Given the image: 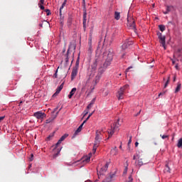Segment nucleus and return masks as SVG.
<instances>
[{
	"instance_id": "nucleus-43",
	"label": "nucleus",
	"mask_w": 182,
	"mask_h": 182,
	"mask_svg": "<svg viewBox=\"0 0 182 182\" xmlns=\"http://www.w3.org/2000/svg\"><path fill=\"white\" fill-rule=\"evenodd\" d=\"M93 113H95V112H92V113H90V114H89V115H88V116H89V117H92V114H93Z\"/></svg>"
},
{
	"instance_id": "nucleus-11",
	"label": "nucleus",
	"mask_w": 182,
	"mask_h": 182,
	"mask_svg": "<svg viewBox=\"0 0 182 182\" xmlns=\"http://www.w3.org/2000/svg\"><path fill=\"white\" fill-rule=\"evenodd\" d=\"M82 129H83V124H80V127L77 129V130L75 132L73 136V139H75V137H76V136H77L79 133L82 132Z\"/></svg>"
},
{
	"instance_id": "nucleus-10",
	"label": "nucleus",
	"mask_w": 182,
	"mask_h": 182,
	"mask_svg": "<svg viewBox=\"0 0 182 182\" xmlns=\"http://www.w3.org/2000/svg\"><path fill=\"white\" fill-rule=\"evenodd\" d=\"M159 42L162 45L164 50H166V36H162V37H160Z\"/></svg>"
},
{
	"instance_id": "nucleus-32",
	"label": "nucleus",
	"mask_w": 182,
	"mask_h": 182,
	"mask_svg": "<svg viewBox=\"0 0 182 182\" xmlns=\"http://www.w3.org/2000/svg\"><path fill=\"white\" fill-rule=\"evenodd\" d=\"M53 136H54V134H51L50 135H49L48 136V140H50V139H52V137H53Z\"/></svg>"
},
{
	"instance_id": "nucleus-47",
	"label": "nucleus",
	"mask_w": 182,
	"mask_h": 182,
	"mask_svg": "<svg viewBox=\"0 0 182 182\" xmlns=\"http://www.w3.org/2000/svg\"><path fill=\"white\" fill-rule=\"evenodd\" d=\"M164 93H166V92H164V93L160 92V93L159 94V97H160V96H161L162 94L164 95Z\"/></svg>"
},
{
	"instance_id": "nucleus-59",
	"label": "nucleus",
	"mask_w": 182,
	"mask_h": 182,
	"mask_svg": "<svg viewBox=\"0 0 182 182\" xmlns=\"http://www.w3.org/2000/svg\"><path fill=\"white\" fill-rule=\"evenodd\" d=\"M83 1L85 2V0H83Z\"/></svg>"
},
{
	"instance_id": "nucleus-58",
	"label": "nucleus",
	"mask_w": 182,
	"mask_h": 182,
	"mask_svg": "<svg viewBox=\"0 0 182 182\" xmlns=\"http://www.w3.org/2000/svg\"><path fill=\"white\" fill-rule=\"evenodd\" d=\"M173 63H174V61H173Z\"/></svg>"
},
{
	"instance_id": "nucleus-37",
	"label": "nucleus",
	"mask_w": 182,
	"mask_h": 182,
	"mask_svg": "<svg viewBox=\"0 0 182 182\" xmlns=\"http://www.w3.org/2000/svg\"><path fill=\"white\" fill-rule=\"evenodd\" d=\"M129 181L128 182H132L133 181V178L132 177V176H129Z\"/></svg>"
},
{
	"instance_id": "nucleus-48",
	"label": "nucleus",
	"mask_w": 182,
	"mask_h": 182,
	"mask_svg": "<svg viewBox=\"0 0 182 182\" xmlns=\"http://www.w3.org/2000/svg\"><path fill=\"white\" fill-rule=\"evenodd\" d=\"M176 76H174V77H173V82H175V81H176Z\"/></svg>"
},
{
	"instance_id": "nucleus-1",
	"label": "nucleus",
	"mask_w": 182,
	"mask_h": 182,
	"mask_svg": "<svg viewBox=\"0 0 182 182\" xmlns=\"http://www.w3.org/2000/svg\"><path fill=\"white\" fill-rule=\"evenodd\" d=\"M119 127H120V124H119V122H117L112 125H111V128L108 129V134H109V136L107 138L108 139H110V137H112V136H113L114 133L119 132Z\"/></svg>"
},
{
	"instance_id": "nucleus-23",
	"label": "nucleus",
	"mask_w": 182,
	"mask_h": 182,
	"mask_svg": "<svg viewBox=\"0 0 182 182\" xmlns=\"http://www.w3.org/2000/svg\"><path fill=\"white\" fill-rule=\"evenodd\" d=\"M159 28L161 32H164V31H166V26L164 25H159Z\"/></svg>"
},
{
	"instance_id": "nucleus-54",
	"label": "nucleus",
	"mask_w": 182,
	"mask_h": 182,
	"mask_svg": "<svg viewBox=\"0 0 182 182\" xmlns=\"http://www.w3.org/2000/svg\"><path fill=\"white\" fill-rule=\"evenodd\" d=\"M86 182H92V181H87Z\"/></svg>"
},
{
	"instance_id": "nucleus-41",
	"label": "nucleus",
	"mask_w": 182,
	"mask_h": 182,
	"mask_svg": "<svg viewBox=\"0 0 182 182\" xmlns=\"http://www.w3.org/2000/svg\"><path fill=\"white\" fill-rule=\"evenodd\" d=\"M5 119V117H0V122H2Z\"/></svg>"
},
{
	"instance_id": "nucleus-57",
	"label": "nucleus",
	"mask_w": 182,
	"mask_h": 182,
	"mask_svg": "<svg viewBox=\"0 0 182 182\" xmlns=\"http://www.w3.org/2000/svg\"><path fill=\"white\" fill-rule=\"evenodd\" d=\"M153 6H154V4H153Z\"/></svg>"
},
{
	"instance_id": "nucleus-27",
	"label": "nucleus",
	"mask_w": 182,
	"mask_h": 182,
	"mask_svg": "<svg viewBox=\"0 0 182 182\" xmlns=\"http://www.w3.org/2000/svg\"><path fill=\"white\" fill-rule=\"evenodd\" d=\"M38 7L43 11L45 9V6H43V4H38Z\"/></svg>"
},
{
	"instance_id": "nucleus-12",
	"label": "nucleus",
	"mask_w": 182,
	"mask_h": 182,
	"mask_svg": "<svg viewBox=\"0 0 182 182\" xmlns=\"http://www.w3.org/2000/svg\"><path fill=\"white\" fill-rule=\"evenodd\" d=\"M149 163L148 161L144 160L142 159L139 158V159L136 161V164H138L139 166H143L144 164H147Z\"/></svg>"
},
{
	"instance_id": "nucleus-16",
	"label": "nucleus",
	"mask_w": 182,
	"mask_h": 182,
	"mask_svg": "<svg viewBox=\"0 0 182 182\" xmlns=\"http://www.w3.org/2000/svg\"><path fill=\"white\" fill-rule=\"evenodd\" d=\"M76 87H74L72 89V90L70 92V95H68V98L69 99H72V97H73V95H75V93H76Z\"/></svg>"
},
{
	"instance_id": "nucleus-56",
	"label": "nucleus",
	"mask_w": 182,
	"mask_h": 182,
	"mask_svg": "<svg viewBox=\"0 0 182 182\" xmlns=\"http://www.w3.org/2000/svg\"><path fill=\"white\" fill-rule=\"evenodd\" d=\"M135 159L134 156V160Z\"/></svg>"
},
{
	"instance_id": "nucleus-24",
	"label": "nucleus",
	"mask_w": 182,
	"mask_h": 182,
	"mask_svg": "<svg viewBox=\"0 0 182 182\" xmlns=\"http://www.w3.org/2000/svg\"><path fill=\"white\" fill-rule=\"evenodd\" d=\"M168 83H170V76L168 77V80L165 83L164 87H167V86H168Z\"/></svg>"
},
{
	"instance_id": "nucleus-55",
	"label": "nucleus",
	"mask_w": 182,
	"mask_h": 182,
	"mask_svg": "<svg viewBox=\"0 0 182 182\" xmlns=\"http://www.w3.org/2000/svg\"><path fill=\"white\" fill-rule=\"evenodd\" d=\"M47 123H49V120H47Z\"/></svg>"
},
{
	"instance_id": "nucleus-45",
	"label": "nucleus",
	"mask_w": 182,
	"mask_h": 182,
	"mask_svg": "<svg viewBox=\"0 0 182 182\" xmlns=\"http://www.w3.org/2000/svg\"><path fill=\"white\" fill-rule=\"evenodd\" d=\"M86 122H87V119H85V121H83V122L81 124H82V126H83V124H85V123H86Z\"/></svg>"
},
{
	"instance_id": "nucleus-7",
	"label": "nucleus",
	"mask_w": 182,
	"mask_h": 182,
	"mask_svg": "<svg viewBox=\"0 0 182 182\" xmlns=\"http://www.w3.org/2000/svg\"><path fill=\"white\" fill-rule=\"evenodd\" d=\"M109 168V164H106L102 168H100V171H97L98 176H103Z\"/></svg>"
},
{
	"instance_id": "nucleus-2",
	"label": "nucleus",
	"mask_w": 182,
	"mask_h": 182,
	"mask_svg": "<svg viewBox=\"0 0 182 182\" xmlns=\"http://www.w3.org/2000/svg\"><path fill=\"white\" fill-rule=\"evenodd\" d=\"M63 140H65V138L63 136H61L60 139L56 143V144L54 146L53 151L55 154V157H57V156L59 155V153H60L62 150V146H60V144H62Z\"/></svg>"
},
{
	"instance_id": "nucleus-53",
	"label": "nucleus",
	"mask_w": 182,
	"mask_h": 182,
	"mask_svg": "<svg viewBox=\"0 0 182 182\" xmlns=\"http://www.w3.org/2000/svg\"><path fill=\"white\" fill-rule=\"evenodd\" d=\"M119 149H122V145L119 146Z\"/></svg>"
},
{
	"instance_id": "nucleus-17",
	"label": "nucleus",
	"mask_w": 182,
	"mask_h": 182,
	"mask_svg": "<svg viewBox=\"0 0 182 182\" xmlns=\"http://www.w3.org/2000/svg\"><path fill=\"white\" fill-rule=\"evenodd\" d=\"M87 13L86 12V10H84L83 12V23H86V21H87Z\"/></svg>"
},
{
	"instance_id": "nucleus-3",
	"label": "nucleus",
	"mask_w": 182,
	"mask_h": 182,
	"mask_svg": "<svg viewBox=\"0 0 182 182\" xmlns=\"http://www.w3.org/2000/svg\"><path fill=\"white\" fill-rule=\"evenodd\" d=\"M100 132L97 131L96 132V136H95V141L94 143L93 149H92V153L95 154L96 153V150H97V148L99 147V144L100 143Z\"/></svg>"
},
{
	"instance_id": "nucleus-8",
	"label": "nucleus",
	"mask_w": 182,
	"mask_h": 182,
	"mask_svg": "<svg viewBox=\"0 0 182 182\" xmlns=\"http://www.w3.org/2000/svg\"><path fill=\"white\" fill-rule=\"evenodd\" d=\"M127 26L129 29H136V23H134V18L128 19Z\"/></svg>"
},
{
	"instance_id": "nucleus-44",
	"label": "nucleus",
	"mask_w": 182,
	"mask_h": 182,
	"mask_svg": "<svg viewBox=\"0 0 182 182\" xmlns=\"http://www.w3.org/2000/svg\"><path fill=\"white\" fill-rule=\"evenodd\" d=\"M68 134H64V135L62 136H63V137L64 138V139H66V137H68Z\"/></svg>"
},
{
	"instance_id": "nucleus-19",
	"label": "nucleus",
	"mask_w": 182,
	"mask_h": 182,
	"mask_svg": "<svg viewBox=\"0 0 182 182\" xmlns=\"http://www.w3.org/2000/svg\"><path fill=\"white\" fill-rule=\"evenodd\" d=\"M93 105H95V99H93L92 100V102L87 105V110H90V109H92V107L93 106Z\"/></svg>"
},
{
	"instance_id": "nucleus-28",
	"label": "nucleus",
	"mask_w": 182,
	"mask_h": 182,
	"mask_svg": "<svg viewBox=\"0 0 182 182\" xmlns=\"http://www.w3.org/2000/svg\"><path fill=\"white\" fill-rule=\"evenodd\" d=\"M161 139H163V140H164L166 139H168V135H161Z\"/></svg>"
},
{
	"instance_id": "nucleus-35",
	"label": "nucleus",
	"mask_w": 182,
	"mask_h": 182,
	"mask_svg": "<svg viewBox=\"0 0 182 182\" xmlns=\"http://www.w3.org/2000/svg\"><path fill=\"white\" fill-rule=\"evenodd\" d=\"M127 170H128V168H127V166H126L124 170V174H127Z\"/></svg>"
},
{
	"instance_id": "nucleus-33",
	"label": "nucleus",
	"mask_w": 182,
	"mask_h": 182,
	"mask_svg": "<svg viewBox=\"0 0 182 182\" xmlns=\"http://www.w3.org/2000/svg\"><path fill=\"white\" fill-rule=\"evenodd\" d=\"M38 4H41V5H45V0H40V3Z\"/></svg>"
},
{
	"instance_id": "nucleus-13",
	"label": "nucleus",
	"mask_w": 182,
	"mask_h": 182,
	"mask_svg": "<svg viewBox=\"0 0 182 182\" xmlns=\"http://www.w3.org/2000/svg\"><path fill=\"white\" fill-rule=\"evenodd\" d=\"M76 76H77V68H75L71 73V80H73Z\"/></svg>"
},
{
	"instance_id": "nucleus-39",
	"label": "nucleus",
	"mask_w": 182,
	"mask_h": 182,
	"mask_svg": "<svg viewBox=\"0 0 182 182\" xmlns=\"http://www.w3.org/2000/svg\"><path fill=\"white\" fill-rule=\"evenodd\" d=\"M55 77H58V69L55 71V73L54 74Z\"/></svg>"
},
{
	"instance_id": "nucleus-4",
	"label": "nucleus",
	"mask_w": 182,
	"mask_h": 182,
	"mask_svg": "<svg viewBox=\"0 0 182 182\" xmlns=\"http://www.w3.org/2000/svg\"><path fill=\"white\" fill-rule=\"evenodd\" d=\"M92 157V153H90L88 155L83 156L80 161H79V163L81 164V167H83V166H86L88 163H90V159Z\"/></svg>"
},
{
	"instance_id": "nucleus-49",
	"label": "nucleus",
	"mask_w": 182,
	"mask_h": 182,
	"mask_svg": "<svg viewBox=\"0 0 182 182\" xmlns=\"http://www.w3.org/2000/svg\"><path fill=\"white\" fill-rule=\"evenodd\" d=\"M175 68H176V69H178V65H176L175 66Z\"/></svg>"
},
{
	"instance_id": "nucleus-46",
	"label": "nucleus",
	"mask_w": 182,
	"mask_h": 182,
	"mask_svg": "<svg viewBox=\"0 0 182 182\" xmlns=\"http://www.w3.org/2000/svg\"><path fill=\"white\" fill-rule=\"evenodd\" d=\"M139 146V142H135V147H137Z\"/></svg>"
},
{
	"instance_id": "nucleus-21",
	"label": "nucleus",
	"mask_w": 182,
	"mask_h": 182,
	"mask_svg": "<svg viewBox=\"0 0 182 182\" xmlns=\"http://www.w3.org/2000/svg\"><path fill=\"white\" fill-rule=\"evenodd\" d=\"M114 18L117 21H119V19H120V13L117 12V11H115Z\"/></svg>"
},
{
	"instance_id": "nucleus-5",
	"label": "nucleus",
	"mask_w": 182,
	"mask_h": 182,
	"mask_svg": "<svg viewBox=\"0 0 182 182\" xmlns=\"http://www.w3.org/2000/svg\"><path fill=\"white\" fill-rule=\"evenodd\" d=\"M126 89H129V85H125L119 89V90L118 91V95H117L118 100H122L123 99V96L124 95V90H126Z\"/></svg>"
},
{
	"instance_id": "nucleus-25",
	"label": "nucleus",
	"mask_w": 182,
	"mask_h": 182,
	"mask_svg": "<svg viewBox=\"0 0 182 182\" xmlns=\"http://www.w3.org/2000/svg\"><path fill=\"white\" fill-rule=\"evenodd\" d=\"M99 80H100V77L99 76L95 77V85L99 83Z\"/></svg>"
},
{
	"instance_id": "nucleus-6",
	"label": "nucleus",
	"mask_w": 182,
	"mask_h": 182,
	"mask_svg": "<svg viewBox=\"0 0 182 182\" xmlns=\"http://www.w3.org/2000/svg\"><path fill=\"white\" fill-rule=\"evenodd\" d=\"M33 116H34V117H36L38 119H45V117H46V114H45L41 111H38V112H35L33 114Z\"/></svg>"
},
{
	"instance_id": "nucleus-36",
	"label": "nucleus",
	"mask_w": 182,
	"mask_h": 182,
	"mask_svg": "<svg viewBox=\"0 0 182 182\" xmlns=\"http://www.w3.org/2000/svg\"><path fill=\"white\" fill-rule=\"evenodd\" d=\"M131 144H132V136L129 137V140L128 141V146H130Z\"/></svg>"
},
{
	"instance_id": "nucleus-38",
	"label": "nucleus",
	"mask_w": 182,
	"mask_h": 182,
	"mask_svg": "<svg viewBox=\"0 0 182 182\" xmlns=\"http://www.w3.org/2000/svg\"><path fill=\"white\" fill-rule=\"evenodd\" d=\"M33 160V154H31L30 161H32Z\"/></svg>"
},
{
	"instance_id": "nucleus-20",
	"label": "nucleus",
	"mask_w": 182,
	"mask_h": 182,
	"mask_svg": "<svg viewBox=\"0 0 182 182\" xmlns=\"http://www.w3.org/2000/svg\"><path fill=\"white\" fill-rule=\"evenodd\" d=\"M179 90H181V83L178 82L177 87H176V88L175 90V93H178Z\"/></svg>"
},
{
	"instance_id": "nucleus-50",
	"label": "nucleus",
	"mask_w": 182,
	"mask_h": 182,
	"mask_svg": "<svg viewBox=\"0 0 182 182\" xmlns=\"http://www.w3.org/2000/svg\"><path fill=\"white\" fill-rule=\"evenodd\" d=\"M88 119H90V117H89V115H88V117H87L86 120H87Z\"/></svg>"
},
{
	"instance_id": "nucleus-9",
	"label": "nucleus",
	"mask_w": 182,
	"mask_h": 182,
	"mask_svg": "<svg viewBox=\"0 0 182 182\" xmlns=\"http://www.w3.org/2000/svg\"><path fill=\"white\" fill-rule=\"evenodd\" d=\"M88 50H87V53H89V55H92V52H93V48L92 47V36H90L88 39Z\"/></svg>"
},
{
	"instance_id": "nucleus-22",
	"label": "nucleus",
	"mask_w": 182,
	"mask_h": 182,
	"mask_svg": "<svg viewBox=\"0 0 182 182\" xmlns=\"http://www.w3.org/2000/svg\"><path fill=\"white\" fill-rule=\"evenodd\" d=\"M177 146L178 149H182V138L178 139Z\"/></svg>"
},
{
	"instance_id": "nucleus-42",
	"label": "nucleus",
	"mask_w": 182,
	"mask_h": 182,
	"mask_svg": "<svg viewBox=\"0 0 182 182\" xmlns=\"http://www.w3.org/2000/svg\"><path fill=\"white\" fill-rule=\"evenodd\" d=\"M132 67H129L127 70L126 72H129V70H130V69H132Z\"/></svg>"
},
{
	"instance_id": "nucleus-31",
	"label": "nucleus",
	"mask_w": 182,
	"mask_h": 182,
	"mask_svg": "<svg viewBox=\"0 0 182 182\" xmlns=\"http://www.w3.org/2000/svg\"><path fill=\"white\" fill-rule=\"evenodd\" d=\"M58 113H59V112H57L55 115L51 117V120H55V118L58 117Z\"/></svg>"
},
{
	"instance_id": "nucleus-14",
	"label": "nucleus",
	"mask_w": 182,
	"mask_h": 182,
	"mask_svg": "<svg viewBox=\"0 0 182 182\" xmlns=\"http://www.w3.org/2000/svg\"><path fill=\"white\" fill-rule=\"evenodd\" d=\"M111 154H112V156H117V154H119V150L117 149V146H114L112 149H111Z\"/></svg>"
},
{
	"instance_id": "nucleus-52",
	"label": "nucleus",
	"mask_w": 182,
	"mask_h": 182,
	"mask_svg": "<svg viewBox=\"0 0 182 182\" xmlns=\"http://www.w3.org/2000/svg\"><path fill=\"white\" fill-rule=\"evenodd\" d=\"M140 112H141V110H140L137 114H140Z\"/></svg>"
},
{
	"instance_id": "nucleus-30",
	"label": "nucleus",
	"mask_w": 182,
	"mask_h": 182,
	"mask_svg": "<svg viewBox=\"0 0 182 182\" xmlns=\"http://www.w3.org/2000/svg\"><path fill=\"white\" fill-rule=\"evenodd\" d=\"M46 14H47V15H48V16H49V15H50V10H49V9H46Z\"/></svg>"
},
{
	"instance_id": "nucleus-26",
	"label": "nucleus",
	"mask_w": 182,
	"mask_h": 182,
	"mask_svg": "<svg viewBox=\"0 0 182 182\" xmlns=\"http://www.w3.org/2000/svg\"><path fill=\"white\" fill-rule=\"evenodd\" d=\"M127 43H124L122 46V49H123V50H124V49H127Z\"/></svg>"
},
{
	"instance_id": "nucleus-40",
	"label": "nucleus",
	"mask_w": 182,
	"mask_h": 182,
	"mask_svg": "<svg viewBox=\"0 0 182 182\" xmlns=\"http://www.w3.org/2000/svg\"><path fill=\"white\" fill-rule=\"evenodd\" d=\"M164 14L165 15H167V14H168V7H167V11H164Z\"/></svg>"
},
{
	"instance_id": "nucleus-15",
	"label": "nucleus",
	"mask_w": 182,
	"mask_h": 182,
	"mask_svg": "<svg viewBox=\"0 0 182 182\" xmlns=\"http://www.w3.org/2000/svg\"><path fill=\"white\" fill-rule=\"evenodd\" d=\"M62 89H63V84H61L56 90L55 93H54L53 96H56L58 95H59V93H60V90H62Z\"/></svg>"
},
{
	"instance_id": "nucleus-34",
	"label": "nucleus",
	"mask_w": 182,
	"mask_h": 182,
	"mask_svg": "<svg viewBox=\"0 0 182 182\" xmlns=\"http://www.w3.org/2000/svg\"><path fill=\"white\" fill-rule=\"evenodd\" d=\"M157 35H158L159 39V38L163 37V35H162L161 33H160V32L157 33Z\"/></svg>"
},
{
	"instance_id": "nucleus-51",
	"label": "nucleus",
	"mask_w": 182,
	"mask_h": 182,
	"mask_svg": "<svg viewBox=\"0 0 182 182\" xmlns=\"http://www.w3.org/2000/svg\"><path fill=\"white\" fill-rule=\"evenodd\" d=\"M124 55H125V54H123V55H122V58H124Z\"/></svg>"
},
{
	"instance_id": "nucleus-29",
	"label": "nucleus",
	"mask_w": 182,
	"mask_h": 182,
	"mask_svg": "<svg viewBox=\"0 0 182 182\" xmlns=\"http://www.w3.org/2000/svg\"><path fill=\"white\" fill-rule=\"evenodd\" d=\"M88 113H89L88 109H85V110L84 111V112H83V114H84L83 117H85V116H86Z\"/></svg>"
},
{
	"instance_id": "nucleus-18",
	"label": "nucleus",
	"mask_w": 182,
	"mask_h": 182,
	"mask_svg": "<svg viewBox=\"0 0 182 182\" xmlns=\"http://www.w3.org/2000/svg\"><path fill=\"white\" fill-rule=\"evenodd\" d=\"M66 2H68V0H65L64 2L63 3L62 6L60 8V15H62V10L65 6H66Z\"/></svg>"
}]
</instances>
